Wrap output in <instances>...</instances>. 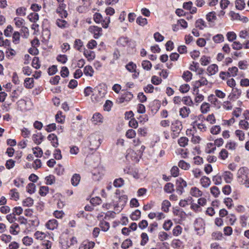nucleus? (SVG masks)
Returning <instances> with one entry per match:
<instances>
[{"label":"nucleus","mask_w":249,"mask_h":249,"mask_svg":"<svg viewBox=\"0 0 249 249\" xmlns=\"http://www.w3.org/2000/svg\"><path fill=\"white\" fill-rule=\"evenodd\" d=\"M208 81L207 79L204 77H202L199 80L196 81L194 83V91L197 90L199 87L201 86L207 85L208 84Z\"/></svg>","instance_id":"6e6552de"},{"label":"nucleus","mask_w":249,"mask_h":249,"mask_svg":"<svg viewBox=\"0 0 249 249\" xmlns=\"http://www.w3.org/2000/svg\"><path fill=\"white\" fill-rule=\"evenodd\" d=\"M141 245L144 246L149 240V237L147 234L145 232H142L141 235Z\"/></svg>","instance_id":"79ce46f5"},{"label":"nucleus","mask_w":249,"mask_h":249,"mask_svg":"<svg viewBox=\"0 0 249 249\" xmlns=\"http://www.w3.org/2000/svg\"><path fill=\"white\" fill-rule=\"evenodd\" d=\"M19 231V227L18 224L14 223L10 227V232L11 234L17 235Z\"/></svg>","instance_id":"412c9836"},{"label":"nucleus","mask_w":249,"mask_h":249,"mask_svg":"<svg viewBox=\"0 0 249 249\" xmlns=\"http://www.w3.org/2000/svg\"><path fill=\"white\" fill-rule=\"evenodd\" d=\"M204 221L201 218L197 219L195 223V227L196 230L200 229H204Z\"/></svg>","instance_id":"bb28decb"},{"label":"nucleus","mask_w":249,"mask_h":249,"mask_svg":"<svg viewBox=\"0 0 249 249\" xmlns=\"http://www.w3.org/2000/svg\"><path fill=\"white\" fill-rule=\"evenodd\" d=\"M224 37L222 34H217L213 37V41L216 43H219L224 41Z\"/></svg>","instance_id":"3c124183"},{"label":"nucleus","mask_w":249,"mask_h":249,"mask_svg":"<svg viewBox=\"0 0 249 249\" xmlns=\"http://www.w3.org/2000/svg\"><path fill=\"white\" fill-rule=\"evenodd\" d=\"M84 55L88 61L93 60L95 57L94 52L89 50H85L84 52Z\"/></svg>","instance_id":"dca6fc26"},{"label":"nucleus","mask_w":249,"mask_h":249,"mask_svg":"<svg viewBox=\"0 0 249 249\" xmlns=\"http://www.w3.org/2000/svg\"><path fill=\"white\" fill-rule=\"evenodd\" d=\"M34 79L33 78H26L24 80V86L27 89H32L34 87Z\"/></svg>","instance_id":"aec40b11"},{"label":"nucleus","mask_w":249,"mask_h":249,"mask_svg":"<svg viewBox=\"0 0 249 249\" xmlns=\"http://www.w3.org/2000/svg\"><path fill=\"white\" fill-rule=\"evenodd\" d=\"M182 102L184 103V105L188 106H193V102L190 96H185L182 98Z\"/></svg>","instance_id":"a19ab883"},{"label":"nucleus","mask_w":249,"mask_h":249,"mask_svg":"<svg viewBox=\"0 0 249 249\" xmlns=\"http://www.w3.org/2000/svg\"><path fill=\"white\" fill-rule=\"evenodd\" d=\"M169 235L166 232L161 231L158 234V238L160 241H164L168 239Z\"/></svg>","instance_id":"e433bc0d"},{"label":"nucleus","mask_w":249,"mask_h":249,"mask_svg":"<svg viewBox=\"0 0 249 249\" xmlns=\"http://www.w3.org/2000/svg\"><path fill=\"white\" fill-rule=\"evenodd\" d=\"M80 179L81 177L79 174H74L71 178V184L74 186H77L80 181Z\"/></svg>","instance_id":"6ab92c4d"},{"label":"nucleus","mask_w":249,"mask_h":249,"mask_svg":"<svg viewBox=\"0 0 249 249\" xmlns=\"http://www.w3.org/2000/svg\"><path fill=\"white\" fill-rule=\"evenodd\" d=\"M89 147L91 150L97 149L100 145H101L102 140L100 138V137L95 134L90 135L89 137Z\"/></svg>","instance_id":"f257e3e1"},{"label":"nucleus","mask_w":249,"mask_h":249,"mask_svg":"<svg viewBox=\"0 0 249 249\" xmlns=\"http://www.w3.org/2000/svg\"><path fill=\"white\" fill-rule=\"evenodd\" d=\"M211 194L215 197H218L220 194V190L218 187L213 186L210 189Z\"/></svg>","instance_id":"69168bd1"},{"label":"nucleus","mask_w":249,"mask_h":249,"mask_svg":"<svg viewBox=\"0 0 249 249\" xmlns=\"http://www.w3.org/2000/svg\"><path fill=\"white\" fill-rule=\"evenodd\" d=\"M249 169L246 167L240 168L237 172V177L240 182H243L244 179L248 178Z\"/></svg>","instance_id":"20e7f679"},{"label":"nucleus","mask_w":249,"mask_h":249,"mask_svg":"<svg viewBox=\"0 0 249 249\" xmlns=\"http://www.w3.org/2000/svg\"><path fill=\"white\" fill-rule=\"evenodd\" d=\"M56 25L61 28H66L68 27L67 22L63 19H57L56 22Z\"/></svg>","instance_id":"72a5a7b5"},{"label":"nucleus","mask_w":249,"mask_h":249,"mask_svg":"<svg viewBox=\"0 0 249 249\" xmlns=\"http://www.w3.org/2000/svg\"><path fill=\"white\" fill-rule=\"evenodd\" d=\"M32 139L34 142L36 144H40L43 140V136L40 133L35 134L32 136Z\"/></svg>","instance_id":"f3484780"},{"label":"nucleus","mask_w":249,"mask_h":249,"mask_svg":"<svg viewBox=\"0 0 249 249\" xmlns=\"http://www.w3.org/2000/svg\"><path fill=\"white\" fill-rule=\"evenodd\" d=\"M133 97V94L128 91L124 93L121 97L119 98L117 100V102L119 104H122L124 102L129 101Z\"/></svg>","instance_id":"39448f33"},{"label":"nucleus","mask_w":249,"mask_h":249,"mask_svg":"<svg viewBox=\"0 0 249 249\" xmlns=\"http://www.w3.org/2000/svg\"><path fill=\"white\" fill-rule=\"evenodd\" d=\"M22 242L25 246H29L33 243V239L32 238L27 236L22 239Z\"/></svg>","instance_id":"680f3d73"},{"label":"nucleus","mask_w":249,"mask_h":249,"mask_svg":"<svg viewBox=\"0 0 249 249\" xmlns=\"http://www.w3.org/2000/svg\"><path fill=\"white\" fill-rule=\"evenodd\" d=\"M13 31L12 26L9 25L7 26L6 28L4 30V35L6 37H10Z\"/></svg>","instance_id":"4d7b16f0"},{"label":"nucleus","mask_w":249,"mask_h":249,"mask_svg":"<svg viewBox=\"0 0 249 249\" xmlns=\"http://www.w3.org/2000/svg\"><path fill=\"white\" fill-rule=\"evenodd\" d=\"M141 211L139 210H136L131 214L130 218L132 220L137 221L141 217Z\"/></svg>","instance_id":"c756f323"},{"label":"nucleus","mask_w":249,"mask_h":249,"mask_svg":"<svg viewBox=\"0 0 249 249\" xmlns=\"http://www.w3.org/2000/svg\"><path fill=\"white\" fill-rule=\"evenodd\" d=\"M194 124H195V125L196 126H197L198 129L200 131L205 132L207 130V126H206V124H205L202 123V122L201 123H198L197 121H196L194 123Z\"/></svg>","instance_id":"f704fd0d"},{"label":"nucleus","mask_w":249,"mask_h":249,"mask_svg":"<svg viewBox=\"0 0 249 249\" xmlns=\"http://www.w3.org/2000/svg\"><path fill=\"white\" fill-rule=\"evenodd\" d=\"M238 71V68L236 67L229 68L228 71L229 77H234L236 76Z\"/></svg>","instance_id":"c85d7f7f"},{"label":"nucleus","mask_w":249,"mask_h":249,"mask_svg":"<svg viewBox=\"0 0 249 249\" xmlns=\"http://www.w3.org/2000/svg\"><path fill=\"white\" fill-rule=\"evenodd\" d=\"M245 2L243 0H236L235 1V7L238 10H243L245 8Z\"/></svg>","instance_id":"c03bdc74"},{"label":"nucleus","mask_w":249,"mask_h":249,"mask_svg":"<svg viewBox=\"0 0 249 249\" xmlns=\"http://www.w3.org/2000/svg\"><path fill=\"white\" fill-rule=\"evenodd\" d=\"M91 121L94 124H98L103 122V117L99 113H96L93 114Z\"/></svg>","instance_id":"f8f14e48"},{"label":"nucleus","mask_w":249,"mask_h":249,"mask_svg":"<svg viewBox=\"0 0 249 249\" xmlns=\"http://www.w3.org/2000/svg\"><path fill=\"white\" fill-rule=\"evenodd\" d=\"M171 206L170 202L167 200H164L162 203L161 209L167 213L169 211V208Z\"/></svg>","instance_id":"a18cd8bd"},{"label":"nucleus","mask_w":249,"mask_h":249,"mask_svg":"<svg viewBox=\"0 0 249 249\" xmlns=\"http://www.w3.org/2000/svg\"><path fill=\"white\" fill-rule=\"evenodd\" d=\"M66 4L64 3H60L59 6L56 9V12L59 15V16L61 18H66L68 16V13L66 10H65L66 8Z\"/></svg>","instance_id":"0eeeda50"},{"label":"nucleus","mask_w":249,"mask_h":249,"mask_svg":"<svg viewBox=\"0 0 249 249\" xmlns=\"http://www.w3.org/2000/svg\"><path fill=\"white\" fill-rule=\"evenodd\" d=\"M190 112V109L186 107H183L180 108L179 110V115L182 118H185L188 117Z\"/></svg>","instance_id":"9b49d317"},{"label":"nucleus","mask_w":249,"mask_h":249,"mask_svg":"<svg viewBox=\"0 0 249 249\" xmlns=\"http://www.w3.org/2000/svg\"><path fill=\"white\" fill-rule=\"evenodd\" d=\"M196 27L200 30H203L207 27L206 22L202 19H198L196 22Z\"/></svg>","instance_id":"393cba45"},{"label":"nucleus","mask_w":249,"mask_h":249,"mask_svg":"<svg viewBox=\"0 0 249 249\" xmlns=\"http://www.w3.org/2000/svg\"><path fill=\"white\" fill-rule=\"evenodd\" d=\"M229 155L228 151L225 149H222L219 154V157L223 160H225L226 159Z\"/></svg>","instance_id":"052dcab7"},{"label":"nucleus","mask_w":249,"mask_h":249,"mask_svg":"<svg viewBox=\"0 0 249 249\" xmlns=\"http://www.w3.org/2000/svg\"><path fill=\"white\" fill-rule=\"evenodd\" d=\"M178 166L181 169L185 170H188L190 167V164L185 162V161H184L183 160H181L179 161V162L178 163Z\"/></svg>","instance_id":"58836bf2"},{"label":"nucleus","mask_w":249,"mask_h":249,"mask_svg":"<svg viewBox=\"0 0 249 249\" xmlns=\"http://www.w3.org/2000/svg\"><path fill=\"white\" fill-rule=\"evenodd\" d=\"M45 233L40 231H37L34 233V236L37 240H42L45 237Z\"/></svg>","instance_id":"338daca9"},{"label":"nucleus","mask_w":249,"mask_h":249,"mask_svg":"<svg viewBox=\"0 0 249 249\" xmlns=\"http://www.w3.org/2000/svg\"><path fill=\"white\" fill-rule=\"evenodd\" d=\"M188 138L182 137L178 140V143L180 146L185 147L188 144Z\"/></svg>","instance_id":"ea45409f"},{"label":"nucleus","mask_w":249,"mask_h":249,"mask_svg":"<svg viewBox=\"0 0 249 249\" xmlns=\"http://www.w3.org/2000/svg\"><path fill=\"white\" fill-rule=\"evenodd\" d=\"M190 195L194 197H198L202 195V192L196 187H192L190 190Z\"/></svg>","instance_id":"ddd939ff"},{"label":"nucleus","mask_w":249,"mask_h":249,"mask_svg":"<svg viewBox=\"0 0 249 249\" xmlns=\"http://www.w3.org/2000/svg\"><path fill=\"white\" fill-rule=\"evenodd\" d=\"M187 186L186 182L182 178H178L176 180V190L177 192L180 195L182 194L184 188Z\"/></svg>","instance_id":"7ed1b4c3"},{"label":"nucleus","mask_w":249,"mask_h":249,"mask_svg":"<svg viewBox=\"0 0 249 249\" xmlns=\"http://www.w3.org/2000/svg\"><path fill=\"white\" fill-rule=\"evenodd\" d=\"M115 187H121L124 184V180L122 178H119L115 179L113 182Z\"/></svg>","instance_id":"e2e57ef3"},{"label":"nucleus","mask_w":249,"mask_h":249,"mask_svg":"<svg viewBox=\"0 0 249 249\" xmlns=\"http://www.w3.org/2000/svg\"><path fill=\"white\" fill-rule=\"evenodd\" d=\"M11 42L8 39H4L3 37H0V47H9L10 46Z\"/></svg>","instance_id":"13d9d810"},{"label":"nucleus","mask_w":249,"mask_h":249,"mask_svg":"<svg viewBox=\"0 0 249 249\" xmlns=\"http://www.w3.org/2000/svg\"><path fill=\"white\" fill-rule=\"evenodd\" d=\"M89 31L94 35L95 38H98L102 35V29L97 26H91L89 28Z\"/></svg>","instance_id":"423d86ee"},{"label":"nucleus","mask_w":249,"mask_h":249,"mask_svg":"<svg viewBox=\"0 0 249 249\" xmlns=\"http://www.w3.org/2000/svg\"><path fill=\"white\" fill-rule=\"evenodd\" d=\"M164 190L167 193H171L174 191V186L172 183H167L164 187Z\"/></svg>","instance_id":"37998d69"},{"label":"nucleus","mask_w":249,"mask_h":249,"mask_svg":"<svg viewBox=\"0 0 249 249\" xmlns=\"http://www.w3.org/2000/svg\"><path fill=\"white\" fill-rule=\"evenodd\" d=\"M218 71V67L215 64L209 65L207 69V72L209 76L215 74Z\"/></svg>","instance_id":"1a4fd4ad"},{"label":"nucleus","mask_w":249,"mask_h":249,"mask_svg":"<svg viewBox=\"0 0 249 249\" xmlns=\"http://www.w3.org/2000/svg\"><path fill=\"white\" fill-rule=\"evenodd\" d=\"M48 139L51 141L52 145L54 147H57L58 146V139L55 134H49L48 136Z\"/></svg>","instance_id":"2eb2a0df"},{"label":"nucleus","mask_w":249,"mask_h":249,"mask_svg":"<svg viewBox=\"0 0 249 249\" xmlns=\"http://www.w3.org/2000/svg\"><path fill=\"white\" fill-rule=\"evenodd\" d=\"M28 18L30 21L35 23L38 20L39 16L37 13H33L28 16Z\"/></svg>","instance_id":"5fc2aeb1"},{"label":"nucleus","mask_w":249,"mask_h":249,"mask_svg":"<svg viewBox=\"0 0 249 249\" xmlns=\"http://www.w3.org/2000/svg\"><path fill=\"white\" fill-rule=\"evenodd\" d=\"M95 243L93 242H83L79 247V249H93Z\"/></svg>","instance_id":"4468645a"},{"label":"nucleus","mask_w":249,"mask_h":249,"mask_svg":"<svg viewBox=\"0 0 249 249\" xmlns=\"http://www.w3.org/2000/svg\"><path fill=\"white\" fill-rule=\"evenodd\" d=\"M206 19L209 22H213L216 20V17L215 13L213 11L209 12L206 15Z\"/></svg>","instance_id":"de8ad7c7"},{"label":"nucleus","mask_w":249,"mask_h":249,"mask_svg":"<svg viewBox=\"0 0 249 249\" xmlns=\"http://www.w3.org/2000/svg\"><path fill=\"white\" fill-rule=\"evenodd\" d=\"M237 146V144L236 142L234 141H232L231 140L228 141L225 147L226 148L230 150H235Z\"/></svg>","instance_id":"4be33fe9"},{"label":"nucleus","mask_w":249,"mask_h":249,"mask_svg":"<svg viewBox=\"0 0 249 249\" xmlns=\"http://www.w3.org/2000/svg\"><path fill=\"white\" fill-rule=\"evenodd\" d=\"M45 227L49 230H54L58 227V222L55 219L49 220L45 224Z\"/></svg>","instance_id":"9d476101"},{"label":"nucleus","mask_w":249,"mask_h":249,"mask_svg":"<svg viewBox=\"0 0 249 249\" xmlns=\"http://www.w3.org/2000/svg\"><path fill=\"white\" fill-rule=\"evenodd\" d=\"M221 131V127L219 125H214L210 129L211 133L213 135H217Z\"/></svg>","instance_id":"0e129e2a"},{"label":"nucleus","mask_w":249,"mask_h":249,"mask_svg":"<svg viewBox=\"0 0 249 249\" xmlns=\"http://www.w3.org/2000/svg\"><path fill=\"white\" fill-rule=\"evenodd\" d=\"M171 129L172 132V136L173 138L178 137L182 129L181 122L178 120L174 121L171 124Z\"/></svg>","instance_id":"f03ea898"},{"label":"nucleus","mask_w":249,"mask_h":249,"mask_svg":"<svg viewBox=\"0 0 249 249\" xmlns=\"http://www.w3.org/2000/svg\"><path fill=\"white\" fill-rule=\"evenodd\" d=\"M34 203V200L31 197H27L22 201V205L25 207H31Z\"/></svg>","instance_id":"49530a36"},{"label":"nucleus","mask_w":249,"mask_h":249,"mask_svg":"<svg viewBox=\"0 0 249 249\" xmlns=\"http://www.w3.org/2000/svg\"><path fill=\"white\" fill-rule=\"evenodd\" d=\"M192 73L190 71H184L182 77L186 82H189L192 79Z\"/></svg>","instance_id":"473e14b6"},{"label":"nucleus","mask_w":249,"mask_h":249,"mask_svg":"<svg viewBox=\"0 0 249 249\" xmlns=\"http://www.w3.org/2000/svg\"><path fill=\"white\" fill-rule=\"evenodd\" d=\"M227 39L230 42L235 40L237 37L236 34L234 32H229L226 35Z\"/></svg>","instance_id":"6e6d98bb"},{"label":"nucleus","mask_w":249,"mask_h":249,"mask_svg":"<svg viewBox=\"0 0 249 249\" xmlns=\"http://www.w3.org/2000/svg\"><path fill=\"white\" fill-rule=\"evenodd\" d=\"M208 100L214 106H216L218 102V99L213 94L210 95L208 97Z\"/></svg>","instance_id":"774afa93"},{"label":"nucleus","mask_w":249,"mask_h":249,"mask_svg":"<svg viewBox=\"0 0 249 249\" xmlns=\"http://www.w3.org/2000/svg\"><path fill=\"white\" fill-rule=\"evenodd\" d=\"M142 66L143 69L149 71L151 70L152 65L149 61L143 60L142 63Z\"/></svg>","instance_id":"603ef678"},{"label":"nucleus","mask_w":249,"mask_h":249,"mask_svg":"<svg viewBox=\"0 0 249 249\" xmlns=\"http://www.w3.org/2000/svg\"><path fill=\"white\" fill-rule=\"evenodd\" d=\"M210 105L206 102L202 103L200 107L201 112L203 114H206L210 111Z\"/></svg>","instance_id":"5701e85b"},{"label":"nucleus","mask_w":249,"mask_h":249,"mask_svg":"<svg viewBox=\"0 0 249 249\" xmlns=\"http://www.w3.org/2000/svg\"><path fill=\"white\" fill-rule=\"evenodd\" d=\"M94 71L91 66H86L84 69V73L86 76H92Z\"/></svg>","instance_id":"a878e982"},{"label":"nucleus","mask_w":249,"mask_h":249,"mask_svg":"<svg viewBox=\"0 0 249 249\" xmlns=\"http://www.w3.org/2000/svg\"><path fill=\"white\" fill-rule=\"evenodd\" d=\"M99 226L101 230L104 231H107L110 227L109 223L104 220L100 222Z\"/></svg>","instance_id":"c9c22d12"},{"label":"nucleus","mask_w":249,"mask_h":249,"mask_svg":"<svg viewBox=\"0 0 249 249\" xmlns=\"http://www.w3.org/2000/svg\"><path fill=\"white\" fill-rule=\"evenodd\" d=\"M200 62L201 65L207 66L210 63L211 58L210 57L203 55L201 57L200 59Z\"/></svg>","instance_id":"2f4dec72"},{"label":"nucleus","mask_w":249,"mask_h":249,"mask_svg":"<svg viewBox=\"0 0 249 249\" xmlns=\"http://www.w3.org/2000/svg\"><path fill=\"white\" fill-rule=\"evenodd\" d=\"M158 227V224L154 222L150 224L148 228V231L150 233H154L157 229Z\"/></svg>","instance_id":"8fccbe9b"},{"label":"nucleus","mask_w":249,"mask_h":249,"mask_svg":"<svg viewBox=\"0 0 249 249\" xmlns=\"http://www.w3.org/2000/svg\"><path fill=\"white\" fill-rule=\"evenodd\" d=\"M136 65L132 62H129L125 66L126 69L130 72H135L136 69Z\"/></svg>","instance_id":"bf43d9fd"},{"label":"nucleus","mask_w":249,"mask_h":249,"mask_svg":"<svg viewBox=\"0 0 249 249\" xmlns=\"http://www.w3.org/2000/svg\"><path fill=\"white\" fill-rule=\"evenodd\" d=\"M196 96L195 98V101L197 103H199L201 102L204 99V96L199 93V89L196 90Z\"/></svg>","instance_id":"7c9ffc66"},{"label":"nucleus","mask_w":249,"mask_h":249,"mask_svg":"<svg viewBox=\"0 0 249 249\" xmlns=\"http://www.w3.org/2000/svg\"><path fill=\"white\" fill-rule=\"evenodd\" d=\"M20 34L18 32H15L13 34L12 41L14 44H17L19 43L20 41Z\"/></svg>","instance_id":"09e8293b"},{"label":"nucleus","mask_w":249,"mask_h":249,"mask_svg":"<svg viewBox=\"0 0 249 249\" xmlns=\"http://www.w3.org/2000/svg\"><path fill=\"white\" fill-rule=\"evenodd\" d=\"M200 182L204 188H208L210 185L211 182L208 177L203 176L201 178Z\"/></svg>","instance_id":"a211bd4d"},{"label":"nucleus","mask_w":249,"mask_h":249,"mask_svg":"<svg viewBox=\"0 0 249 249\" xmlns=\"http://www.w3.org/2000/svg\"><path fill=\"white\" fill-rule=\"evenodd\" d=\"M223 178L226 183H230L233 178V174L229 171H226L223 175Z\"/></svg>","instance_id":"cd10ccee"},{"label":"nucleus","mask_w":249,"mask_h":249,"mask_svg":"<svg viewBox=\"0 0 249 249\" xmlns=\"http://www.w3.org/2000/svg\"><path fill=\"white\" fill-rule=\"evenodd\" d=\"M33 153L36 157L40 158L42 157L43 154V151L42 149L38 146L34 147L32 149Z\"/></svg>","instance_id":"4c0bfd02"},{"label":"nucleus","mask_w":249,"mask_h":249,"mask_svg":"<svg viewBox=\"0 0 249 249\" xmlns=\"http://www.w3.org/2000/svg\"><path fill=\"white\" fill-rule=\"evenodd\" d=\"M231 47L234 50H240L243 48V44L241 43L239 41H235L233 42Z\"/></svg>","instance_id":"864d4df0"},{"label":"nucleus","mask_w":249,"mask_h":249,"mask_svg":"<svg viewBox=\"0 0 249 249\" xmlns=\"http://www.w3.org/2000/svg\"><path fill=\"white\" fill-rule=\"evenodd\" d=\"M77 243L76 238L75 237H72L70 239V241H68L66 245H62L63 249H67L68 248L72 246Z\"/></svg>","instance_id":"b1692460"}]
</instances>
